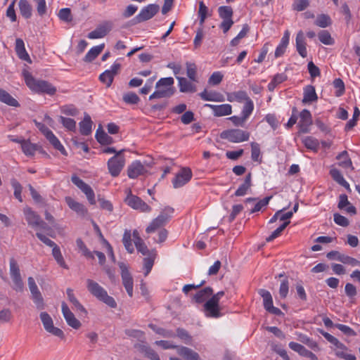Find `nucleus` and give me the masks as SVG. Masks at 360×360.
I'll use <instances>...</instances> for the list:
<instances>
[{"label": "nucleus", "mask_w": 360, "mask_h": 360, "mask_svg": "<svg viewBox=\"0 0 360 360\" xmlns=\"http://www.w3.org/2000/svg\"><path fill=\"white\" fill-rule=\"evenodd\" d=\"M22 76L26 85L34 92L46 93L49 95H53L56 92V89L49 82L35 79L32 74L26 70L22 71Z\"/></svg>", "instance_id": "f257e3e1"}, {"label": "nucleus", "mask_w": 360, "mask_h": 360, "mask_svg": "<svg viewBox=\"0 0 360 360\" xmlns=\"http://www.w3.org/2000/svg\"><path fill=\"white\" fill-rule=\"evenodd\" d=\"M333 86L335 89H337V91L335 93V95L337 97H340L345 94V84L341 79H340V78L335 79L333 81Z\"/></svg>", "instance_id": "bf43d9fd"}, {"label": "nucleus", "mask_w": 360, "mask_h": 360, "mask_svg": "<svg viewBox=\"0 0 360 360\" xmlns=\"http://www.w3.org/2000/svg\"><path fill=\"white\" fill-rule=\"evenodd\" d=\"M112 23L105 21L99 25L94 30L89 32L87 37L91 39H101L105 37L112 30Z\"/></svg>", "instance_id": "f3484780"}, {"label": "nucleus", "mask_w": 360, "mask_h": 360, "mask_svg": "<svg viewBox=\"0 0 360 360\" xmlns=\"http://www.w3.org/2000/svg\"><path fill=\"white\" fill-rule=\"evenodd\" d=\"M332 23L329 15L326 14H320L316 17L314 24L320 27L325 28L330 26Z\"/></svg>", "instance_id": "de8ad7c7"}, {"label": "nucleus", "mask_w": 360, "mask_h": 360, "mask_svg": "<svg viewBox=\"0 0 360 360\" xmlns=\"http://www.w3.org/2000/svg\"><path fill=\"white\" fill-rule=\"evenodd\" d=\"M27 283L31 292L32 299L35 304L36 307L39 310L44 309L45 307L44 298L35 283L34 279L31 276L29 277L27 279Z\"/></svg>", "instance_id": "1a4fd4ad"}, {"label": "nucleus", "mask_w": 360, "mask_h": 360, "mask_svg": "<svg viewBox=\"0 0 360 360\" xmlns=\"http://www.w3.org/2000/svg\"><path fill=\"white\" fill-rule=\"evenodd\" d=\"M320 41L326 45H332L334 44V39L327 30H321L318 34Z\"/></svg>", "instance_id": "4d7b16f0"}, {"label": "nucleus", "mask_w": 360, "mask_h": 360, "mask_svg": "<svg viewBox=\"0 0 360 360\" xmlns=\"http://www.w3.org/2000/svg\"><path fill=\"white\" fill-rule=\"evenodd\" d=\"M174 212V208L167 206L162 210L158 217L167 224L172 219Z\"/></svg>", "instance_id": "09e8293b"}, {"label": "nucleus", "mask_w": 360, "mask_h": 360, "mask_svg": "<svg viewBox=\"0 0 360 360\" xmlns=\"http://www.w3.org/2000/svg\"><path fill=\"white\" fill-rule=\"evenodd\" d=\"M15 51L20 59L25 60L29 63H32V60L25 50L24 41L22 39H17L15 40Z\"/></svg>", "instance_id": "c756f323"}, {"label": "nucleus", "mask_w": 360, "mask_h": 360, "mask_svg": "<svg viewBox=\"0 0 360 360\" xmlns=\"http://www.w3.org/2000/svg\"><path fill=\"white\" fill-rule=\"evenodd\" d=\"M336 159L338 160V165L343 169H350L351 171L354 169L347 151L344 150L341 152L337 155Z\"/></svg>", "instance_id": "a878e982"}, {"label": "nucleus", "mask_w": 360, "mask_h": 360, "mask_svg": "<svg viewBox=\"0 0 360 360\" xmlns=\"http://www.w3.org/2000/svg\"><path fill=\"white\" fill-rule=\"evenodd\" d=\"M20 14L26 19L32 16V6L27 0H20L18 3Z\"/></svg>", "instance_id": "a19ab883"}, {"label": "nucleus", "mask_w": 360, "mask_h": 360, "mask_svg": "<svg viewBox=\"0 0 360 360\" xmlns=\"http://www.w3.org/2000/svg\"><path fill=\"white\" fill-rule=\"evenodd\" d=\"M71 181L86 195L90 204H96L94 192L90 186L86 184L83 180H82L76 175L72 176Z\"/></svg>", "instance_id": "dca6fc26"}, {"label": "nucleus", "mask_w": 360, "mask_h": 360, "mask_svg": "<svg viewBox=\"0 0 360 360\" xmlns=\"http://www.w3.org/2000/svg\"><path fill=\"white\" fill-rule=\"evenodd\" d=\"M259 294L263 298L264 307L268 312L277 316L283 315L281 310L273 305V298L268 290L260 289Z\"/></svg>", "instance_id": "2eb2a0df"}, {"label": "nucleus", "mask_w": 360, "mask_h": 360, "mask_svg": "<svg viewBox=\"0 0 360 360\" xmlns=\"http://www.w3.org/2000/svg\"><path fill=\"white\" fill-rule=\"evenodd\" d=\"M58 16L60 20L65 22H70L72 20L71 10L68 8L60 9L58 12Z\"/></svg>", "instance_id": "13d9d810"}, {"label": "nucleus", "mask_w": 360, "mask_h": 360, "mask_svg": "<svg viewBox=\"0 0 360 360\" xmlns=\"http://www.w3.org/2000/svg\"><path fill=\"white\" fill-rule=\"evenodd\" d=\"M289 347L301 356L309 358L311 360H318L317 356L313 352L307 349L303 345L299 343L290 342L289 343Z\"/></svg>", "instance_id": "5701e85b"}, {"label": "nucleus", "mask_w": 360, "mask_h": 360, "mask_svg": "<svg viewBox=\"0 0 360 360\" xmlns=\"http://www.w3.org/2000/svg\"><path fill=\"white\" fill-rule=\"evenodd\" d=\"M186 75L190 80L198 82L197 67L195 63L187 62L186 63Z\"/></svg>", "instance_id": "8fccbe9b"}, {"label": "nucleus", "mask_w": 360, "mask_h": 360, "mask_svg": "<svg viewBox=\"0 0 360 360\" xmlns=\"http://www.w3.org/2000/svg\"><path fill=\"white\" fill-rule=\"evenodd\" d=\"M67 295L68 297L69 301L72 304L74 307L79 311L83 312L84 314H86V310L85 308L80 304L79 300L76 298L73 293V290L71 288H68L67 290Z\"/></svg>", "instance_id": "79ce46f5"}, {"label": "nucleus", "mask_w": 360, "mask_h": 360, "mask_svg": "<svg viewBox=\"0 0 360 360\" xmlns=\"http://www.w3.org/2000/svg\"><path fill=\"white\" fill-rule=\"evenodd\" d=\"M200 98L204 101H222V96L219 93L215 91H208L205 89L200 94Z\"/></svg>", "instance_id": "ea45409f"}, {"label": "nucleus", "mask_w": 360, "mask_h": 360, "mask_svg": "<svg viewBox=\"0 0 360 360\" xmlns=\"http://www.w3.org/2000/svg\"><path fill=\"white\" fill-rule=\"evenodd\" d=\"M160 11V6L155 4H148L143 7L140 13L134 18V23H140L151 19Z\"/></svg>", "instance_id": "6e6552de"}, {"label": "nucleus", "mask_w": 360, "mask_h": 360, "mask_svg": "<svg viewBox=\"0 0 360 360\" xmlns=\"http://www.w3.org/2000/svg\"><path fill=\"white\" fill-rule=\"evenodd\" d=\"M23 213L28 225L32 228L45 229L46 224L41 219L40 216L34 212L30 207L24 208Z\"/></svg>", "instance_id": "9d476101"}, {"label": "nucleus", "mask_w": 360, "mask_h": 360, "mask_svg": "<svg viewBox=\"0 0 360 360\" xmlns=\"http://www.w3.org/2000/svg\"><path fill=\"white\" fill-rule=\"evenodd\" d=\"M251 186V174L249 173L245 180L244 182L239 186V188L236 190L235 193V195L236 196H243L244 195L247 191Z\"/></svg>", "instance_id": "a18cd8bd"}, {"label": "nucleus", "mask_w": 360, "mask_h": 360, "mask_svg": "<svg viewBox=\"0 0 360 360\" xmlns=\"http://www.w3.org/2000/svg\"><path fill=\"white\" fill-rule=\"evenodd\" d=\"M120 67L121 65L120 63H114L111 66L110 70H107L100 75V81L105 84L107 87H110L113 82L115 76L118 74Z\"/></svg>", "instance_id": "a211bd4d"}, {"label": "nucleus", "mask_w": 360, "mask_h": 360, "mask_svg": "<svg viewBox=\"0 0 360 360\" xmlns=\"http://www.w3.org/2000/svg\"><path fill=\"white\" fill-rule=\"evenodd\" d=\"M35 3L37 11L39 16L42 17L47 13V6L45 0H33Z\"/></svg>", "instance_id": "680f3d73"}, {"label": "nucleus", "mask_w": 360, "mask_h": 360, "mask_svg": "<svg viewBox=\"0 0 360 360\" xmlns=\"http://www.w3.org/2000/svg\"><path fill=\"white\" fill-rule=\"evenodd\" d=\"M260 156V148L259 145L257 143H251V158L253 161L261 162Z\"/></svg>", "instance_id": "0e129e2a"}, {"label": "nucleus", "mask_w": 360, "mask_h": 360, "mask_svg": "<svg viewBox=\"0 0 360 360\" xmlns=\"http://www.w3.org/2000/svg\"><path fill=\"white\" fill-rule=\"evenodd\" d=\"M131 193V191H129ZM125 202L132 209L141 212H150L151 207L139 197L129 193L125 198Z\"/></svg>", "instance_id": "9b49d317"}, {"label": "nucleus", "mask_w": 360, "mask_h": 360, "mask_svg": "<svg viewBox=\"0 0 360 360\" xmlns=\"http://www.w3.org/2000/svg\"><path fill=\"white\" fill-rule=\"evenodd\" d=\"M149 327L155 331L156 333L165 337V338H173L175 334L171 330H167L162 328H158L155 325L149 324Z\"/></svg>", "instance_id": "052dcab7"}, {"label": "nucleus", "mask_w": 360, "mask_h": 360, "mask_svg": "<svg viewBox=\"0 0 360 360\" xmlns=\"http://www.w3.org/2000/svg\"><path fill=\"white\" fill-rule=\"evenodd\" d=\"M60 111L62 113L70 116H76L79 113V110L73 105H63L60 108Z\"/></svg>", "instance_id": "774afa93"}, {"label": "nucleus", "mask_w": 360, "mask_h": 360, "mask_svg": "<svg viewBox=\"0 0 360 360\" xmlns=\"http://www.w3.org/2000/svg\"><path fill=\"white\" fill-rule=\"evenodd\" d=\"M254 109V104L251 99H248L247 102H245L243 110H242V116L247 120L248 117L251 115Z\"/></svg>", "instance_id": "338daca9"}, {"label": "nucleus", "mask_w": 360, "mask_h": 360, "mask_svg": "<svg viewBox=\"0 0 360 360\" xmlns=\"http://www.w3.org/2000/svg\"><path fill=\"white\" fill-rule=\"evenodd\" d=\"M10 274L13 283V289L17 292H22L24 283L20 275V269L14 258L10 259Z\"/></svg>", "instance_id": "423d86ee"}, {"label": "nucleus", "mask_w": 360, "mask_h": 360, "mask_svg": "<svg viewBox=\"0 0 360 360\" xmlns=\"http://www.w3.org/2000/svg\"><path fill=\"white\" fill-rule=\"evenodd\" d=\"M105 44H101L98 46H96L92 47L88 53L86 54L84 60L85 62H91L93 61L104 49Z\"/></svg>", "instance_id": "e433bc0d"}, {"label": "nucleus", "mask_w": 360, "mask_h": 360, "mask_svg": "<svg viewBox=\"0 0 360 360\" xmlns=\"http://www.w3.org/2000/svg\"><path fill=\"white\" fill-rule=\"evenodd\" d=\"M290 39V32L288 30H286L284 32V34L281 39V41L279 45L277 46L275 51V56L276 58L281 56L285 51V49L288 45Z\"/></svg>", "instance_id": "72a5a7b5"}, {"label": "nucleus", "mask_w": 360, "mask_h": 360, "mask_svg": "<svg viewBox=\"0 0 360 360\" xmlns=\"http://www.w3.org/2000/svg\"><path fill=\"white\" fill-rule=\"evenodd\" d=\"M290 221L283 222L278 228H277L272 233L266 238V242H271L274 240L275 238H278L282 233V231L286 228V226L290 224Z\"/></svg>", "instance_id": "e2e57ef3"}, {"label": "nucleus", "mask_w": 360, "mask_h": 360, "mask_svg": "<svg viewBox=\"0 0 360 360\" xmlns=\"http://www.w3.org/2000/svg\"><path fill=\"white\" fill-rule=\"evenodd\" d=\"M213 293V290L210 287H206L199 290L193 297L197 303H202L205 301Z\"/></svg>", "instance_id": "f704fd0d"}, {"label": "nucleus", "mask_w": 360, "mask_h": 360, "mask_svg": "<svg viewBox=\"0 0 360 360\" xmlns=\"http://www.w3.org/2000/svg\"><path fill=\"white\" fill-rule=\"evenodd\" d=\"M166 225L158 217L152 220L148 227L146 229V231L148 233H154L156 231L164 229L163 227Z\"/></svg>", "instance_id": "c03bdc74"}, {"label": "nucleus", "mask_w": 360, "mask_h": 360, "mask_svg": "<svg viewBox=\"0 0 360 360\" xmlns=\"http://www.w3.org/2000/svg\"><path fill=\"white\" fill-rule=\"evenodd\" d=\"M136 250L139 252L146 256L143 259V269H145V276H147L151 271L155 259L157 257V251L155 249L149 250L143 240H138V243L135 244Z\"/></svg>", "instance_id": "7ed1b4c3"}, {"label": "nucleus", "mask_w": 360, "mask_h": 360, "mask_svg": "<svg viewBox=\"0 0 360 360\" xmlns=\"http://www.w3.org/2000/svg\"><path fill=\"white\" fill-rule=\"evenodd\" d=\"M21 148L22 152L27 156H33L35 152L39 149L37 144L32 143L29 140H24L22 143Z\"/></svg>", "instance_id": "58836bf2"}, {"label": "nucleus", "mask_w": 360, "mask_h": 360, "mask_svg": "<svg viewBox=\"0 0 360 360\" xmlns=\"http://www.w3.org/2000/svg\"><path fill=\"white\" fill-rule=\"evenodd\" d=\"M287 79V76L285 74H276L268 84V89L270 91H273L276 86Z\"/></svg>", "instance_id": "603ef678"}, {"label": "nucleus", "mask_w": 360, "mask_h": 360, "mask_svg": "<svg viewBox=\"0 0 360 360\" xmlns=\"http://www.w3.org/2000/svg\"><path fill=\"white\" fill-rule=\"evenodd\" d=\"M65 202L68 207L77 214L80 216H85L87 214V210L85 208L84 205L75 201L72 198L67 196L65 198Z\"/></svg>", "instance_id": "393cba45"}, {"label": "nucleus", "mask_w": 360, "mask_h": 360, "mask_svg": "<svg viewBox=\"0 0 360 360\" xmlns=\"http://www.w3.org/2000/svg\"><path fill=\"white\" fill-rule=\"evenodd\" d=\"M192 171L189 167H182L172 180L174 188H179L186 184L192 178Z\"/></svg>", "instance_id": "4468645a"}, {"label": "nucleus", "mask_w": 360, "mask_h": 360, "mask_svg": "<svg viewBox=\"0 0 360 360\" xmlns=\"http://www.w3.org/2000/svg\"><path fill=\"white\" fill-rule=\"evenodd\" d=\"M205 106L210 108L214 116L221 117L231 115L232 112L231 105L229 104L211 105L206 104Z\"/></svg>", "instance_id": "b1692460"}, {"label": "nucleus", "mask_w": 360, "mask_h": 360, "mask_svg": "<svg viewBox=\"0 0 360 360\" xmlns=\"http://www.w3.org/2000/svg\"><path fill=\"white\" fill-rule=\"evenodd\" d=\"M52 255L58 265H60L61 267L64 269H68V266L65 264V262L63 259V257L61 254L60 250L58 246L54 247V248L52 249Z\"/></svg>", "instance_id": "5fc2aeb1"}, {"label": "nucleus", "mask_w": 360, "mask_h": 360, "mask_svg": "<svg viewBox=\"0 0 360 360\" xmlns=\"http://www.w3.org/2000/svg\"><path fill=\"white\" fill-rule=\"evenodd\" d=\"M302 103L304 104L311 103L316 101L318 99L317 94L315 91L314 86L311 85H307L304 89Z\"/></svg>", "instance_id": "bb28decb"}, {"label": "nucleus", "mask_w": 360, "mask_h": 360, "mask_svg": "<svg viewBox=\"0 0 360 360\" xmlns=\"http://www.w3.org/2000/svg\"><path fill=\"white\" fill-rule=\"evenodd\" d=\"M79 131L82 135L88 136L91 132L92 121L91 117L85 113L84 120L79 122Z\"/></svg>", "instance_id": "473e14b6"}, {"label": "nucleus", "mask_w": 360, "mask_h": 360, "mask_svg": "<svg viewBox=\"0 0 360 360\" xmlns=\"http://www.w3.org/2000/svg\"><path fill=\"white\" fill-rule=\"evenodd\" d=\"M118 265L121 270L122 284L129 296L131 297L133 296V278L129 271L128 266L124 262H120Z\"/></svg>", "instance_id": "f8f14e48"}, {"label": "nucleus", "mask_w": 360, "mask_h": 360, "mask_svg": "<svg viewBox=\"0 0 360 360\" xmlns=\"http://www.w3.org/2000/svg\"><path fill=\"white\" fill-rule=\"evenodd\" d=\"M135 347L150 360H160L158 353L149 346L144 344H139L135 345Z\"/></svg>", "instance_id": "7c9ffc66"}, {"label": "nucleus", "mask_w": 360, "mask_h": 360, "mask_svg": "<svg viewBox=\"0 0 360 360\" xmlns=\"http://www.w3.org/2000/svg\"><path fill=\"white\" fill-rule=\"evenodd\" d=\"M40 319L44 327V329L52 335L57 336L60 338H64L63 331L53 326L52 318L47 312H41L40 314Z\"/></svg>", "instance_id": "ddd939ff"}, {"label": "nucleus", "mask_w": 360, "mask_h": 360, "mask_svg": "<svg viewBox=\"0 0 360 360\" xmlns=\"http://www.w3.org/2000/svg\"><path fill=\"white\" fill-rule=\"evenodd\" d=\"M300 120L298 123L300 133H308L309 127L312 124V117L309 110L304 109L300 114Z\"/></svg>", "instance_id": "412c9836"}, {"label": "nucleus", "mask_w": 360, "mask_h": 360, "mask_svg": "<svg viewBox=\"0 0 360 360\" xmlns=\"http://www.w3.org/2000/svg\"><path fill=\"white\" fill-rule=\"evenodd\" d=\"M60 122L68 131H75L76 130V122L72 118L59 116Z\"/></svg>", "instance_id": "864d4df0"}, {"label": "nucleus", "mask_w": 360, "mask_h": 360, "mask_svg": "<svg viewBox=\"0 0 360 360\" xmlns=\"http://www.w3.org/2000/svg\"><path fill=\"white\" fill-rule=\"evenodd\" d=\"M204 312L207 317L219 318L221 316L219 302L215 301L214 298H210L205 303Z\"/></svg>", "instance_id": "6ab92c4d"}, {"label": "nucleus", "mask_w": 360, "mask_h": 360, "mask_svg": "<svg viewBox=\"0 0 360 360\" xmlns=\"http://www.w3.org/2000/svg\"><path fill=\"white\" fill-rule=\"evenodd\" d=\"M174 93V89L173 87H169L162 89H158L155 92H153L150 96L149 99H155V98H168L172 96Z\"/></svg>", "instance_id": "4c0bfd02"}, {"label": "nucleus", "mask_w": 360, "mask_h": 360, "mask_svg": "<svg viewBox=\"0 0 360 360\" xmlns=\"http://www.w3.org/2000/svg\"><path fill=\"white\" fill-rule=\"evenodd\" d=\"M124 149L118 151L113 157L108 161V169L110 175L116 177L120 175L125 165V158L122 155Z\"/></svg>", "instance_id": "20e7f679"}, {"label": "nucleus", "mask_w": 360, "mask_h": 360, "mask_svg": "<svg viewBox=\"0 0 360 360\" xmlns=\"http://www.w3.org/2000/svg\"><path fill=\"white\" fill-rule=\"evenodd\" d=\"M0 101L13 107H19L20 103L5 90L0 89Z\"/></svg>", "instance_id": "c9c22d12"}, {"label": "nucleus", "mask_w": 360, "mask_h": 360, "mask_svg": "<svg viewBox=\"0 0 360 360\" xmlns=\"http://www.w3.org/2000/svg\"><path fill=\"white\" fill-rule=\"evenodd\" d=\"M49 143L54 147L55 149L59 150L62 154H66V151L63 146L60 143L58 139L53 134V132L49 134L46 137Z\"/></svg>", "instance_id": "49530a36"}, {"label": "nucleus", "mask_w": 360, "mask_h": 360, "mask_svg": "<svg viewBox=\"0 0 360 360\" xmlns=\"http://www.w3.org/2000/svg\"><path fill=\"white\" fill-rule=\"evenodd\" d=\"M177 353L186 360H201L197 352L186 347H177Z\"/></svg>", "instance_id": "cd10ccee"}, {"label": "nucleus", "mask_w": 360, "mask_h": 360, "mask_svg": "<svg viewBox=\"0 0 360 360\" xmlns=\"http://www.w3.org/2000/svg\"><path fill=\"white\" fill-rule=\"evenodd\" d=\"M296 48L299 54L302 57H307V49L306 43L304 41V33L302 31H300L296 36Z\"/></svg>", "instance_id": "2f4dec72"}, {"label": "nucleus", "mask_w": 360, "mask_h": 360, "mask_svg": "<svg viewBox=\"0 0 360 360\" xmlns=\"http://www.w3.org/2000/svg\"><path fill=\"white\" fill-rule=\"evenodd\" d=\"M86 288L91 295L110 307L115 308L117 307V303L114 298L109 296L107 291L96 281L87 279Z\"/></svg>", "instance_id": "f03ea898"}, {"label": "nucleus", "mask_w": 360, "mask_h": 360, "mask_svg": "<svg viewBox=\"0 0 360 360\" xmlns=\"http://www.w3.org/2000/svg\"><path fill=\"white\" fill-rule=\"evenodd\" d=\"M220 137L232 143H240L249 139L250 133L239 129H227L221 133Z\"/></svg>", "instance_id": "39448f33"}, {"label": "nucleus", "mask_w": 360, "mask_h": 360, "mask_svg": "<svg viewBox=\"0 0 360 360\" xmlns=\"http://www.w3.org/2000/svg\"><path fill=\"white\" fill-rule=\"evenodd\" d=\"M96 139L102 145H109L112 143V138L102 130L101 127L96 133Z\"/></svg>", "instance_id": "37998d69"}, {"label": "nucleus", "mask_w": 360, "mask_h": 360, "mask_svg": "<svg viewBox=\"0 0 360 360\" xmlns=\"http://www.w3.org/2000/svg\"><path fill=\"white\" fill-rule=\"evenodd\" d=\"M146 169L143 165L138 160L133 162L127 168V174L130 179L137 178L139 176L144 174Z\"/></svg>", "instance_id": "4be33fe9"}, {"label": "nucleus", "mask_w": 360, "mask_h": 360, "mask_svg": "<svg viewBox=\"0 0 360 360\" xmlns=\"http://www.w3.org/2000/svg\"><path fill=\"white\" fill-rule=\"evenodd\" d=\"M122 242L127 251L129 253H133L134 249L131 243V233L130 231L125 230L123 235Z\"/></svg>", "instance_id": "3c124183"}, {"label": "nucleus", "mask_w": 360, "mask_h": 360, "mask_svg": "<svg viewBox=\"0 0 360 360\" xmlns=\"http://www.w3.org/2000/svg\"><path fill=\"white\" fill-rule=\"evenodd\" d=\"M11 186L14 189V196L17 198L20 202L22 201L21 193L22 190V187L21 184L15 179H11Z\"/></svg>", "instance_id": "69168bd1"}, {"label": "nucleus", "mask_w": 360, "mask_h": 360, "mask_svg": "<svg viewBox=\"0 0 360 360\" xmlns=\"http://www.w3.org/2000/svg\"><path fill=\"white\" fill-rule=\"evenodd\" d=\"M179 82V91L183 93H193L196 91L195 86L186 78L182 77H176Z\"/></svg>", "instance_id": "c85d7f7f"}, {"label": "nucleus", "mask_w": 360, "mask_h": 360, "mask_svg": "<svg viewBox=\"0 0 360 360\" xmlns=\"http://www.w3.org/2000/svg\"><path fill=\"white\" fill-rule=\"evenodd\" d=\"M61 308L63 315L67 323L74 329H79L82 324L80 321L75 318L74 314L70 311L65 302H62Z\"/></svg>", "instance_id": "aec40b11"}, {"label": "nucleus", "mask_w": 360, "mask_h": 360, "mask_svg": "<svg viewBox=\"0 0 360 360\" xmlns=\"http://www.w3.org/2000/svg\"><path fill=\"white\" fill-rule=\"evenodd\" d=\"M218 13L219 17L223 20L219 27L224 33L227 32L233 25L232 20L233 11L231 6H222L219 7Z\"/></svg>", "instance_id": "0eeeda50"}, {"label": "nucleus", "mask_w": 360, "mask_h": 360, "mask_svg": "<svg viewBox=\"0 0 360 360\" xmlns=\"http://www.w3.org/2000/svg\"><path fill=\"white\" fill-rule=\"evenodd\" d=\"M76 244L78 248V249L81 251L82 255L88 258V259H94V256L93 255V252L89 251V250L87 248L81 238H77L76 240Z\"/></svg>", "instance_id": "6e6d98bb"}]
</instances>
